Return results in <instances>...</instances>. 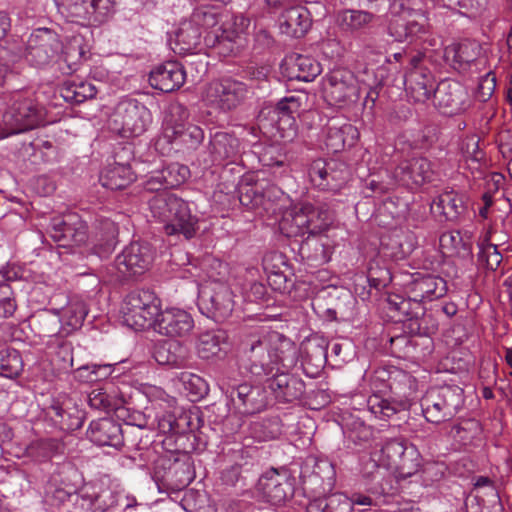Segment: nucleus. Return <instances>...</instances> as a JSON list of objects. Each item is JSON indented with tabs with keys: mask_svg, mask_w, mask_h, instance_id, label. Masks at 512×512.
Segmentation results:
<instances>
[{
	"mask_svg": "<svg viewBox=\"0 0 512 512\" xmlns=\"http://www.w3.org/2000/svg\"><path fill=\"white\" fill-rule=\"evenodd\" d=\"M250 372L255 376L276 374L268 380V388L279 402L299 399L305 384L286 370L297 363V352L292 341L276 331L252 336L249 341Z\"/></svg>",
	"mask_w": 512,
	"mask_h": 512,
	"instance_id": "obj_1",
	"label": "nucleus"
},
{
	"mask_svg": "<svg viewBox=\"0 0 512 512\" xmlns=\"http://www.w3.org/2000/svg\"><path fill=\"white\" fill-rule=\"evenodd\" d=\"M203 265L205 268L209 267L205 275H200L196 266L186 271L198 283L201 312L209 318L222 321L231 314L234 307L232 292L224 281L228 273L227 264L218 259L207 258ZM182 277L188 278L187 275Z\"/></svg>",
	"mask_w": 512,
	"mask_h": 512,
	"instance_id": "obj_2",
	"label": "nucleus"
},
{
	"mask_svg": "<svg viewBox=\"0 0 512 512\" xmlns=\"http://www.w3.org/2000/svg\"><path fill=\"white\" fill-rule=\"evenodd\" d=\"M189 111L181 104H172L165 112L162 133L155 146L162 154L196 149L204 139L203 130L188 122Z\"/></svg>",
	"mask_w": 512,
	"mask_h": 512,
	"instance_id": "obj_3",
	"label": "nucleus"
},
{
	"mask_svg": "<svg viewBox=\"0 0 512 512\" xmlns=\"http://www.w3.org/2000/svg\"><path fill=\"white\" fill-rule=\"evenodd\" d=\"M152 217L165 223L168 235L183 234L186 239L194 236L197 218L191 214L186 201L170 192H162L149 200Z\"/></svg>",
	"mask_w": 512,
	"mask_h": 512,
	"instance_id": "obj_4",
	"label": "nucleus"
},
{
	"mask_svg": "<svg viewBox=\"0 0 512 512\" xmlns=\"http://www.w3.org/2000/svg\"><path fill=\"white\" fill-rule=\"evenodd\" d=\"M332 222L333 215L328 208L301 203L284 213L279 228L287 237L316 235L327 230Z\"/></svg>",
	"mask_w": 512,
	"mask_h": 512,
	"instance_id": "obj_5",
	"label": "nucleus"
},
{
	"mask_svg": "<svg viewBox=\"0 0 512 512\" xmlns=\"http://www.w3.org/2000/svg\"><path fill=\"white\" fill-rule=\"evenodd\" d=\"M43 111L34 98L27 93L18 92L10 99L0 124V139L19 134L40 125Z\"/></svg>",
	"mask_w": 512,
	"mask_h": 512,
	"instance_id": "obj_6",
	"label": "nucleus"
},
{
	"mask_svg": "<svg viewBox=\"0 0 512 512\" xmlns=\"http://www.w3.org/2000/svg\"><path fill=\"white\" fill-rule=\"evenodd\" d=\"M189 19L195 27H199L200 31H202L204 43L208 47H214L217 44L225 46L227 42L236 44L237 49L244 45L243 33L247 22L244 17H235L233 22L234 26L241 27V29L230 32L228 31L230 24H226L220 36L217 34L219 29H215L218 24V15L213 8L207 6L197 7Z\"/></svg>",
	"mask_w": 512,
	"mask_h": 512,
	"instance_id": "obj_7",
	"label": "nucleus"
},
{
	"mask_svg": "<svg viewBox=\"0 0 512 512\" xmlns=\"http://www.w3.org/2000/svg\"><path fill=\"white\" fill-rule=\"evenodd\" d=\"M160 301L149 290H136L129 293L121 306V318L123 323L134 330H142L153 327L158 315Z\"/></svg>",
	"mask_w": 512,
	"mask_h": 512,
	"instance_id": "obj_8",
	"label": "nucleus"
},
{
	"mask_svg": "<svg viewBox=\"0 0 512 512\" xmlns=\"http://www.w3.org/2000/svg\"><path fill=\"white\" fill-rule=\"evenodd\" d=\"M152 121V116L143 104L134 99L121 101L109 120L111 131L122 137L142 135Z\"/></svg>",
	"mask_w": 512,
	"mask_h": 512,
	"instance_id": "obj_9",
	"label": "nucleus"
},
{
	"mask_svg": "<svg viewBox=\"0 0 512 512\" xmlns=\"http://www.w3.org/2000/svg\"><path fill=\"white\" fill-rule=\"evenodd\" d=\"M377 453L383 467L396 470L402 477L414 475L421 465L417 448L403 439L395 438L385 441Z\"/></svg>",
	"mask_w": 512,
	"mask_h": 512,
	"instance_id": "obj_10",
	"label": "nucleus"
},
{
	"mask_svg": "<svg viewBox=\"0 0 512 512\" xmlns=\"http://www.w3.org/2000/svg\"><path fill=\"white\" fill-rule=\"evenodd\" d=\"M462 404V390L447 386L429 391L423 398L421 406L427 421L440 423L456 415Z\"/></svg>",
	"mask_w": 512,
	"mask_h": 512,
	"instance_id": "obj_11",
	"label": "nucleus"
},
{
	"mask_svg": "<svg viewBox=\"0 0 512 512\" xmlns=\"http://www.w3.org/2000/svg\"><path fill=\"white\" fill-rule=\"evenodd\" d=\"M250 89L246 83L223 78L210 82L202 95L206 105L222 111L235 109L248 97Z\"/></svg>",
	"mask_w": 512,
	"mask_h": 512,
	"instance_id": "obj_12",
	"label": "nucleus"
},
{
	"mask_svg": "<svg viewBox=\"0 0 512 512\" xmlns=\"http://www.w3.org/2000/svg\"><path fill=\"white\" fill-rule=\"evenodd\" d=\"M359 96V88L350 72L335 71L323 81V97L330 106H350L358 101Z\"/></svg>",
	"mask_w": 512,
	"mask_h": 512,
	"instance_id": "obj_13",
	"label": "nucleus"
},
{
	"mask_svg": "<svg viewBox=\"0 0 512 512\" xmlns=\"http://www.w3.org/2000/svg\"><path fill=\"white\" fill-rule=\"evenodd\" d=\"M310 183L322 191H339L347 181L348 171L345 164L336 160H314L308 168Z\"/></svg>",
	"mask_w": 512,
	"mask_h": 512,
	"instance_id": "obj_14",
	"label": "nucleus"
},
{
	"mask_svg": "<svg viewBox=\"0 0 512 512\" xmlns=\"http://www.w3.org/2000/svg\"><path fill=\"white\" fill-rule=\"evenodd\" d=\"M279 192L276 186L260 178L256 172L244 174L238 184L239 201L249 209L265 205L266 201H272Z\"/></svg>",
	"mask_w": 512,
	"mask_h": 512,
	"instance_id": "obj_15",
	"label": "nucleus"
},
{
	"mask_svg": "<svg viewBox=\"0 0 512 512\" xmlns=\"http://www.w3.org/2000/svg\"><path fill=\"white\" fill-rule=\"evenodd\" d=\"M50 235L60 246H80L88 239L87 225L78 214L67 213L52 219Z\"/></svg>",
	"mask_w": 512,
	"mask_h": 512,
	"instance_id": "obj_16",
	"label": "nucleus"
},
{
	"mask_svg": "<svg viewBox=\"0 0 512 512\" xmlns=\"http://www.w3.org/2000/svg\"><path fill=\"white\" fill-rule=\"evenodd\" d=\"M195 322L191 313L180 307H167L158 312L153 329L161 335L171 338H183L194 329Z\"/></svg>",
	"mask_w": 512,
	"mask_h": 512,
	"instance_id": "obj_17",
	"label": "nucleus"
},
{
	"mask_svg": "<svg viewBox=\"0 0 512 512\" xmlns=\"http://www.w3.org/2000/svg\"><path fill=\"white\" fill-rule=\"evenodd\" d=\"M154 253L149 243L132 242L116 258V267L124 276L142 274L151 265Z\"/></svg>",
	"mask_w": 512,
	"mask_h": 512,
	"instance_id": "obj_18",
	"label": "nucleus"
},
{
	"mask_svg": "<svg viewBox=\"0 0 512 512\" xmlns=\"http://www.w3.org/2000/svg\"><path fill=\"white\" fill-rule=\"evenodd\" d=\"M386 376L387 372L384 369L375 371L371 377V390L373 394L367 400L369 411L379 419H388L403 408V403L391 401L381 395V393L389 388L385 380Z\"/></svg>",
	"mask_w": 512,
	"mask_h": 512,
	"instance_id": "obj_19",
	"label": "nucleus"
},
{
	"mask_svg": "<svg viewBox=\"0 0 512 512\" xmlns=\"http://www.w3.org/2000/svg\"><path fill=\"white\" fill-rule=\"evenodd\" d=\"M291 486L286 472L270 469L259 478L256 491L266 502L279 505L291 494Z\"/></svg>",
	"mask_w": 512,
	"mask_h": 512,
	"instance_id": "obj_20",
	"label": "nucleus"
},
{
	"mask_svg": "<svg viewBox=\"0 0 512 512\" xmlns=\"http://www.w3.org/2000/svg\"><path fill=\"white\" fill-rule=\"evenodd\" d=\"M389 34L399 42L407 41L409 43L423 42L428 47L437 46L439 40L432 36L428 29L416 21H405L402 18H396L390 22Z\"/></svg>",
	"mask_w": 512,
	"mask_h": 512,
	"instance_id": "obj_21",
	"label": "nucleus"
},
{
	"mask_svg": "<svg viewBox=\"0 0 512 512\" xmlns=\"http://www.w3.org/2000/svg\"><path fill=\"white\" fill-rule=\"evenodd\" d=\"M183 66L176 61H168L155 67L149 75L150 85L165 93L179 89L185 82Z\"/></svg>",
	"mask_w": 512,
	"mask_h": 512,
	"instance_id": "obj_22",
	"label": "nucleus"
},
{
	"mask_svg": "<svg viewBox=\"0 0 512 512\" xmlns=\"http://www.w3.org/2000/svg\"><path fill=\"white\" fill-rule=\"evenodd\" d=\"M434 98L444 114H457L465 108L466 93L457 82H441L434 91Z\"/></svg>",
	"mask_w": 512,
	"mask_h": 512,
	"instance_id": "obj_23",
	"label": "nucleus"
},
{
	"mask_svg": "<svg viewBox=\"0 0 512 512\" xmlns=\"http://www.w3.org/2000/svg\"><path fill=\"white\" fill-rule=\"evenodd\" d=\"M190 177V170L186 165L172 163L160 171L152 172L145 181V188L157 191L164 188H174L183 184Z\"/></svg>",
	"mask_w": 512,
	"mask_h": 512,
	"instance_id": "obj_24",
	"label": "nucleus"
},
{
	"mask_svg": "<svg viewBox=\"0 0 512 512\" xmlns=\"http://www.w3.org/2000/svg\"><path fill=\"white\" fill-rule=\"evenodd\" d=\"M446 292V281L435 275H417L410 286V297L415 302L432 301L444 296Z\"/></svg>",
	"mask_w": 512,
	"mask_h": 512,
	"instance_id": "obj_25",
	"label": "nucleus"
},
{
	"mask_svg": "<svg viewBox=\"0 0 512 512\" xmlns=\"http://www.w3.org/2000/svg\"><path fill=\"white\" fill-rule=\"evenodd\" d=\"M310 27V12L303 6L290 7L279 17V29L282 34L289 37H302Z\"/></svg>",
	"mask_w": 512,
	"mask_h": 512,
	"instance_id": "obj_26",
	"label": "nucleus"
},
{
	"mask_svg": "<svg viewBox=\"0 0 512 512\" xmlns=\"http://www.w3.org/2000/svg\"><path fill=\"white\" fill-rule=\"evenodd\" d=\"M431 167L427 159L413 157L402 161L395 169L394 176L402 184L420 185L430 179Z\"/></svg>",
	"mask_w": 512,
	"mask_h": 512,
	"instance_id": "obj_27",
	"label": "nucleus"
},
{
	"mask_svg": "<svg viewBox=\"0 0 512 512\" xmlns=\"http://www.w3.org/2000/svg\"><path fill=\"white\" fill-rule=\"evenodd\" d=\"M202 35L199 27H195L190 19L184 20L170 38L171 48L178 54L193 53L198 49Z\"/></svg>",
	"mask_w": 512,
	"mask_h": 512,
	"instance_id": "obj_28",
	"label": "nucleus"
},
{
	"mask_svg": "<svg viewBox=\"0 0 512 512\" xmlns=\"http://www.w3.org/2000/svg\"><path fill=\"white\" fill-rule=\"evenodd\" d=\"M87 435L93 443L99 446L118 447L122 444L120 425L108 418L92 421Z\"/></svg>",
	"mask_w": 512,
	"mask_h": 512,
	"instance_id": "obj_29",
	"label": "nucleus"
},
{
	"mask_svg": "<svg viewBox=\"0 0 512 512\" xmlns=\"http://www.w3.org/2000/svg\"><path fill=\"white\" fill-rule=\"evenodd\" d=\"M88 314L86 304L78 299H72L68 304L57 310L61 323L59 334L61 337L68 336L81 328L85 317Z\"/></svg>",
	"mask_w": 512,
	"mask_h": 512,
	"instance_id": "obj_30",
	"label": "nucleus"
},
{
	"mask_svg": "<svg viewBox=\"0 0 512 512\" xmlns=\"http://www.w3.org/2000/svg\"><path fill=\"white\" fill-rule=\"evenodd\" d=\"M358 137L359 132L355 126L350 123L339 124L334 121L328 125L325 143L329 150L336 153L346 146H353Z\"/></svg>",
	"mask_w": 512,
	"mask_h": 512,
	"instance_id": "obj_31",
	"label": "nucleus"
},
{
	"mask_svg": "<svg viewBox=\"0 0 512 512\" xmlns=\"http://www.w3.org/2000/svg\"><path fill=\"white\" fill-rule=\"evenodd\" d=\"M301 107V101L296 96H288L281 99L273 113L278 117V129L285 131L284 138H292L296 134V124L294 114L298 113Z\"/></svg>",
	"mask_w": 512,
	"mask_h": 512,
	"instance_id": "obj_32",
	"label": "nucleus"
},
{
	"mask_svg": "<svg viewBox=\"0 0 512 512\" xmlns=\"http://www.w3.org/2000/svg\"><path fill=\"white\" fill-rule=\"evenodd\" d=\"M406 90L416 102H425L434 95L435 85L432 77L420 69L410 71L404 79Z\"/></svg>",
	"mask_w": 512,
	"mask_h": 512,
	"instance_id": "obj_33",
	"label": "nucleus"
},
{
	"mask_svg": "<svg viewBox=\"0 0 512 512\" xmlns=\"http://www.w3.org/2000/svg\"><path fill=\"white\" fill-rule=\"evenodd\" d=\"M214 161H235L241 153L239 139L227 132H216L210 141Z\"/></svg>",
	"mask_w": 512,
	"mask_h": 512,
	"instance_id": "obj_34",
	"label": "nucleus"
},
{
	"mask_svg": "<svg viewBox=\"0 0 512 512\" xmlns=\"http://www.w3.org/2000/svg\"><path fill=\"white\" fill-rule=\"evenodd\" d=\"M135 180L130 165L114 163L109 165L100 176L102 185L111 190L124 189Z\"/></svg>",
	"mask_w": 512,
	"mask_h": 512,
	"instance_id": "obj_35",
	"label": "nucleus"
},
{
	"mask_svg": "<svg viewBox=\"0 0 512 512\" xmlns=\"http://www.w3.org/2000/svg\"><path fill=\"white\" fill-rule=\"evenodd\" d=\"M19 272L14 267H6L0 270V317L8 318L16 310V301L9 282L19 278Z\"/></svg>",
	"mask_w": 512,
	"mask_h": 512,
	"instance_id": "obj_36",
	"label": "nucleus"
},
{
	"mask_svg": "<svg viewBox=\"0 0 512 512\" xmlns=\"http://www.w3.org/2000/svg\"><path fill=\"white\" fill-rule=\"evenodd\" d=\"M52 35L45 29L39 34H32L29 40L28 55L36 65H43L49 61L54 54L51 44Z\"/></svg>",
	"mask_w": 512,
	"mask_h": 512,
	"instance_id": "obj_37",
	"label": "nucleus"
},
{
	"mask_svg": "<svg viewBox=\"0 0 512 512\" xmlns=\"http://www.w3.org/2000/svg\"><path fill=\"white\" fill-rule=\"evenodd\" d=\"M49 414L59 418L57 421L63 430H76L82 426V413L71 401L59 403L54 402L50 407Z\"/></svg>",
	"mask_w": 512,
	"mask_h": 512,
	"instance_id": "obj_38",
	"label": "nucleus"
},
{
	"mask_svg": "<svg viewBox=\"0 0 512 512\" xmlns=\"http://www.w3.org/2000/svg\"><path fill=\"white\" fill-rule=\"evenodd\" d=\"M154 358L160 365L182 367L186 360L185 348L174 341H164L158 344L154 351Z\"/></svg>",
	"mask_w": 512,
	"mask_h": 512,
	"instance_id": "obj_39",
	"label": "nucleus"
},
{
	"mask_svg": "<svg viewBox=\"0 0 512 512\" xmlns=\"http://www.w3.org/2000/svg\"><path fill=\"white\" fill-rule=\"evenodd\" d=\"M373 20V14L363 10H342L337 14L338 26L346 32H356L366 28Z\"/></svg>",
	"mask_w": 512,
	"mask_h": 512,
	"instance_id": "obj_40",
	"label": "nucleus"
},
{
	"mask_svg": "<svg viewBox=\"0 0 512 512\" xmlns=\"http://www.w3.org/2000/svg\"><path fill=\"white\" fill-rule=\"evenodd\" d=\"M61 4L69 8L74 16L81 18H87L91 14L105 17L110 13L112 7L110 0H84L81 5L71 4L70 0H62Z\"/></svg>",
	"mask_w": 512,
	"mask_h": 512,
	"instance_id": "obj_41",
	"label": "nucleus"
},
{
	"mask_svg": "<svg viewBox=\"0 0 512 512\" xmlns=\"http://www.w3.org/2000/svg\"><path fill=\"white\" fill-rule=\"evenodd\" d=\"M259 162L270 168L276 176H283L288 171V164L286 162V155L278 145H268L259 151Z\"/></svg>",
	"mask_w": 512,
	"mask_h": 512,
	"instance_id": "obj_42",
	"label": "nucleus"
},
{
	"mask_svg": "<svg viewBox=\"0 0 512 512\" xmlns=\"http://www.w3.org/2000/svg\"><path fill=\"white\" fill-rule=\"evenodd\" d=\"M225 344V334L222 331L204 332L197 342L198 355L203 359H210L219 355Z\"/></svg>",
	"mask_w": 512,
	"mask_h": 512,
	"instance_id": "obj_43",
	"label": "nucleus"
},
{
	"mask_svg": "<svg viewBox=\"0 0 512 512\" xmlns=\"http://www.w3.org/2000/svg\"><path fill=\"white\" fill-rule=\"evenodd\" d=\"M59 444L51 438L35 439L26 448V453L35 461L43 462L51 459L57 452Z\"/></svg>",
	"mask_w": 512,
	"mask_h": 512,
	"instance_id": "obj_44",
	"label": "nucleus"
},
{
	"mask_svg": "<svg viewBox=\"0 0 512 512\" xmlns=\"http://www.w3.org/2000/svg\"><path fill=\"white\" fill-rule=\"evenodd\" d=\"M113 372L110 364H87L77 368L75 378L84 383H93L108 378Z\"/></svg>",
	"mask_w": 512,
	"mask_h": 512,
	"instance_id": "obj_45",
	"label": "nucleus"
},
{
	"mask_svg": "<svg viewBox=\"0 0 512 512\" xmlns=\"http://www.w3.org/2000/svg\"><path fill=\"white\" fill-rule=\"evenodd\" d=\"M96 93V87L84 81L69 82L62 90L64 99L75 103H82L86 99L93 98Z\"/></svg>",
	"mask_w": 512,
	"mask_h": 512,
	"instance_id": "obj_46",
	"label": "nucleus"
},
{
	"mask_svg": "<svg viewBox=\"0 0 512 512\" xmlns=\"http://www.w3.org/2000/svg\"><path fill=\"white\" fill-rule=\"evenodd\" d=\"M433 205L441 209L448 219L456 218L463 211V199L455 192H445L439 196Z\"/></svg>",
	"mask_w": 512,
	"mask_h": 512,
	"instance_id": "obj_47",
	"label": "nucleus"
},
{
	"mask_svg": "<svg viewBox=\"0 0 512 512\" xmlns=\"http://www.w3.org/2000/svg\"><path fill=\"white\" fill-rule=\"evenodd\" d=\"M478 265L487 270H496L502 261L496 245L491 243L481 244L477 257Z\"/></svg>",
	"mask_w": 512,
	"mask_h": 512,
	"instance_id": "obj_48",
	"label": "nucleus"
},
{
	"mask_svg": "<svg viewBox=\"0 0 512 512\" xmlns=\"http://www.w3.org/2000/svg\"><path fill=\"white\" fill-rule=\"evenodd\" d=\"M479 137L477 135L466 136L461 143V152L466 161H470L476 166L473 169L480 167L481 161L484 159V153L479 147Z\"/></svg>",
	"mask_w": 512,
	"mask_h": 512,
	"instance_id": "obj_49",
	"label": "nucleus"
},
{
	"mask_svg": "<svg viewBox=\"0 0 512 512\" xmlns=\"http://www.w3.org/2000/svg\"><path fill=\"white\" fill-rule=\"evenodd\" d=\"M452 436L463 446L471 444L474 438L480 433L478 422L473 420L464 421L452 428Z\"/></svg>",
	"mask_w": 512,
	"mask_h": 512,
	"instance_id": "obj_50",
	"label": "nucleus"
},
{
	"mask_svg": "<svg viewBox=\"0 0 512 512\" xmlns=\"http://www.w3.org/2000/svg\"><path fill=\"white\" fill-rule=\"evenodd\" d=\"M476 49H478L476 44L462 43L447 47L445 54L447 58H450L451 54H453V60L460 65L469 64L475 60Z\"/></svg>",
	"mask_w": 512,
	"mask_h": 512,
	"instance_id": "obj_51",
	"label": "nucleus"
},
{
	"mask_svg": "<svg viewBox=\"0 0 512 512\" xmlns=\"http://www.w3.org/2000/svg\"><path fill=\"white\" fill-rule=\"evenodd\" d=\"M295 66L298 72L294 77L301 81H312L320 73V65L309 57L298 56Z\"/></svg>",
	"mask_w": 512,
	"mask_h": 512,
	"instance_id": "obj_52",
	"label": "nucleus"
},
{
	"mask_svg": "<svg viewBox=\"0 0 512 512\" xmlns=\"http://www.w3.org/2000/svg\"><path fill=\"white\" fill-rule=\"evenodd\" d=\"M81 40L74 38L64 49V60L71 71H75L78 62L85 56Z\"/></svg>",
	"mask_w": 512,
	"mask_h": 512,
	"instance_id": "obj_53",
	"label": "nucleus"
},
{
	"mask_svg": "<svg viewBox=\"0 0 512 512\" xmlns=\"http://www.w3.org/2000/svg\"><path fill=\"white\" fill-rule=\"evenodd\" d=\"M89 404L94 409L104 411L118 408L115 399L109 396L103 389H95L89 394Z\"/></svg>",
	"mask_w": 512,
	"mask_h": 512,
	"instance_id": "obj_54",
	"label": "nucleus"
},
{
	"mask_svg": "<svg viewBox=\"0 0 512 512\" xmlns=\"http://www.w3.org/2000/svg\"><path fill=\"white\" fill-rule=\"evenodd\" d=\"M254 393V389L248 384H241L235 390L231 392V398L235 400V394L238 400L245 407L244 412L253 413L256 411V407L252 403L251 396Z\"/></svg>",
	"mask_w": 512,
	"mask_h": 512,
	"instance_id": "obj_55",
	"label": "nucleus"
},
{
	"mask_svg": "<svg viewBox=\"0 0 512 512\" xmlns=\"http://www.w3.org/2000/svg\"><path fill=\"white\" fill-rule=\"evenodd\" d=\"M2 361L1 374L3 376L7 378H14L20 374L22 370V361L16 352L9 354L6 362L4 359Z\"/></svg>",
	"mask_w": 512,
	"mask_h": 512,
	"instance_id": "obj_56",
	"label": "nucleus"
},
{
	"mask_svg": "<svg viewBox=\"0 0 512 512\" xmlns=\"http://www.w3.org/2000/svg\"><path fill=\"white\" fill-rule=\"evenodd\" d=\"M444 253H453L462 246V238L458 231L444 232L439 239Z\"/></svg>",
	"mask_w": 512,
	"mask_h": 512,
	"instance_id": "obj_57",
	"label": "nucleus"
},
{
	"mask_svg": "<svg viewBox=\"0 0 512 512\" xmlns=\"http://www.w3.org/2000/svg\"><path fill=\"white\" fill-rule=\"evenodd\" d=\"M330 512H351L353 502L343 493H334L329 496Z\"/></svg>",
	"mask_w": 512,
	"mask_h": 512,
	"instance_id": "obj_58",
	"label": "nucleus"
},
{
	"mask_svg": "<svg viewBox=\"0 0 512 512\" xmlns=\"http://www.w3.org/2000/svg\"><path fill=\"white\" fill-rule=\"evenodd\" d=\"M119 497L113 494L112 491H103L96 499L94 506L97 510L102 512L109 511L115 506L119 505Z\"/></svg>",
	"mask_w": 512,
	"mask_h": 512,
	"instance_id": "obj_59",
	"label": "nucleus"
},
{
	"mask_svg": "<svg viewBox=\"0 0 512 512\" xmlns=\"http://www.w3.org/2000/svg\"><path fill=\"white\" fill-rule=\"evenodd\" d=\"M383 467L381 461H379V454L376 452L363 463L362 473L366 478L375 479L376 474L379 473L380 467Z\"/></svg>",
	"mask_w": 512,
	"mask_h": 512,
	"instance_id": "obj_60",
	"label": "nucleus"
},
{
	"mask_svg": "<svg viewBox=\"0 0 512 512\" xmlns=\"http://www.w3.org/2000/svg\"><path fill=\"white\" fill-rule=\"evenodd\" d=\"M474 487L477 490H485V493L492 497L493 501H496L499 496L493 481L486 476H479L475 479Z\"/></svg>",
	"mask_w": 512,
	"mask_h": 512,
	"instance_id": "obj_61",
	"label": "nucleus"
},
{
	"mask_svg": "<svg viewBox=\"0 0 512 512\" xmlns=\"http://www.w3.org/2000/svg\"><path fill=\"white\" fill-rule=\"evenodd\" d=\"M495 89V78L487 74L480 82L479 93L482 101L489 99Z\"/></svg>",
	"mask_w": 512,
	"mask_h": 512,
	"instance_id": "obj_62",
	"label": "nucleus"
},
{
	"mask_svg": "<svg viewBox=\"0 0 512 512\" xmlns=\"http://www.w3.org/2000/svg\"><path fill=\"white\" fill-rule=\"evenodd\" d=\"M241 474V467L238 464L232 465L225 469L221 474L222 481L227 485H235L239 480Z\"/></svg>",
	"mask_w": 512,
	"mask_h": 512,
	"instance_id": "obj_63",
	"label": "nucleus"
},
{
	"mask_svg": "<svg viewBox=\"0 0 512 512\" xmlns=\"http://www.w3.org/2000/svg\"><path fill=\"white\" fill-rule=\"evenodd\" d=\"M176 418L171 413H165L158 420V427L164 433L176 431Z\"/></svg>",
	"mask_w": 512,
	"mask_h": 512,
	"instance_id": "obj_64",
	"label": "nucleus"
}]
</instances>
